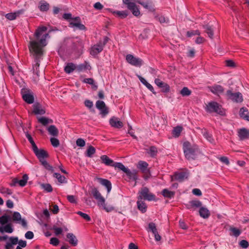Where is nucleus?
<instances>
[{"label": "nucleus", "mask_w": 249, "mask_h": 249, "mask_svg": "<svg viewBox=\"0 0 249 249\" xmlns=\"http://www.w3.org/2000/svg\"><path fill=\"white\" fill-rule=\"evenodd\" d=\"M203 135L205 138L210 142L213 143L214 142V139H213L212 135L209 134L207 131L205 130L203 132Z\"/></svg>", "instance_id": "nucleus-49"}, {"label": "nucleus", "mask_w": 249, "mask_h": 249, "mask_svg": "<svg viewBox=\"0 0 249 249\" xmlns=\"http://www.w3.org/2000/svg\"><path fill=\"white\" fill-rule=\"evenodd\" d=\"M39 161L47 170L51 171L52 172L53 171V167L51 166L45 159L41 160H39Z\"/></svg>", "instance_id": "nucleus-40"}, {"label": "nucleus", "mask_w": 249, "mask_h": 249, "mask_svg": "<svg viewBox=\"0 0 249 249\" xmlns=\"http://www.w3.org/2000/svg\"><path fill=\"white\" fill-rule=\"evenodd\" d=\"M155 83L159 88L161 89L162 91L164 92H169L170 87L167 84L162 82L159 78L155 79Z\"/></svg>", "instance_id": "nucleus-14"}, {"label": "nucleus", "mask_w": 249, "mask_h": 249, "mask_svg": "<svg viewBox=\"0 0 249 249\" xmlns=\"http://www.w3.org/2000/svg\"><path fill=\"white\" fill-rule=\"evenodd\" d=\"M113 14L114 15L117 16L121 18H126L128 15V13L126 11H113Z\"/></svg>", "instance_id": "nucleus-35"}, {"label": "nucleus", "mask_w": 249, "mask_h": 249, "mask_svg": "<svg viewBox=\"0 0 249 249\" xmlns=\"http://www.w3.org/2000/svg\"><path fill=\"white\" fill-rule=\"evenodd\" d=\"M188 174L186 172H180L175 173L174 175V178L176 180L179 181H183L185 178H187Z\"/></svg>", "instance_id": "nucleus-24"}, {"label": "nucleus", "mask_w": 249, "mask_h": 249, "mask_svg": "<svg viewBox=\"0 0 249 249\" xmlns=\"http://www.w3.org/2000/svg\"><path fill=\"white\" fill-rule=\"evenodd\" d=\"M238 136L241 140L247 139L249 138V131L246 128L240 129L238 131Z\"/></svg>", "instance_id": "nucleus-20"}, {"label": "nucleus", "mask_w": 249, "mask_h": 249, "mask_svg": "<svg viewBox=\"0 0 249 249\" xmlns=\"http://www.w3.org/2000/svg\"><path fill=\"white\" fill-rule=\"evenodd\" d=\"M162 194L165 197L172 198L174 197L175 193L174 192L169 191L166 189H164L162 191Z\"/></svg>", "instance_id": "nucleus-36"}, {"label": "nucleus", "mask_w": 249, "mask_h": 249, "mask_svg": "<svg viewBox=\"0 0 249 249\" xmlns=\"http://www.w3.org/2000/svg\"><path fill=\"white\" fill-rule=\"evenodd\" d=\"M137 203L138 209L142 213H144L146 211V205L142 200L138 199Z\"/></svg>", "instance_id": "nucleus-31"}, {"label": "nucleus", "mask_w": 249, "mask_h": 249, "mask_svg": "<svg viewBox=\"0 0 249 249\" xmlns=\"http://www.w3.org/2000/svg\"><path fill=\"white\" fill-rule=\"evenodd\" d=\"M109 124L112 127L120 128L123 127V123L119 120L118 118L115 117H113L109 120Z\"/></svg>", "instance_id": "nucleus-16"}, {"label": "nucleus", "mask_w": 249, "mask_h": 249, "mask_svg": "<svg viewBox=\"0 0 249 249\" xmlns=\"http://www.w3.org/2000/svg\"><path fill=\"white\" fill-rule=\"evenodd\" d=\"M211 90L214 94H219L223 93L224 89L220 85H215L212 87Z\"/></svg>", "instance_id": "nucleus-32"}, {"label": "nucleus", "mask_w": 249, "mask_h": 249, "mask_svg": "<svg viewBox=\"0 0 249 249\" xmlns=\"http://www.w3.org/2000/svg\"><path fill=\"white\" fill-rule=\"evenodd\" d=\"M50 141L51 142V144L54 147H58L60 144L59 140L56 138H51Z\"/></svg>", "instance_id": "nucleus-55"}, {"label": "nucleus", "mask_w": 249, "mask_h": 249, "mask_svg": "<svg viewBox=\"0 0 249 249\" xmlns=\"http://www.w3.org/2000/svg\"><path fill=\"white\" fill-rule=\"evenodd\" d=\"M200 32L198 30L188 31L187 32V35L188 37H191L195 35H199Z\"/></svg>", "instance_id": "nucleus-57"}, {"label": "nucleus", "mask_w": 249, "mask_h": 249, "mask_svg": "<svg viewBox=\"0 0 249 249\" xmlns=\"http://www.w3.org/2000/svg\"><path fill=\"white\" fill-rule=\"evenodd\" d=\"M93 7L95 9L98 10H100L103 8V5L100 2H96L94 4Z\"/></svg>", "instance_id": "nucleus-64"}, {"label": "nucleus", "mask_w": 249, "mask_h": 249, "mask_svg": "<svg viewBox=\"0 0 249 249\" xmlns=\"http://www.w3.org/2000/svg\"><path fill=\"white\" fill-rule=\"evenodd\" d=\"M12 219L18 223H20L24 227H27V222L24 219H22L20 214L18 212H14L13 214Z\"/></svg>", "instance_id": "nucleus-12"}, {"label": "nucleus", "mask_w": 249, "mask_h": 249, "mask_svg": "<svg viewBox=\"0 0 249 249\" xmlns=\"http://www.w3.org/2000/svg\"><path fill=\"white\" fill-rule=\"evenodd\" d=\"M90 193L93 197L97 200L98 206H102L103 209L107 212H111L114 209V207L112 206H106L105 204V199L102 196L97 188L95 187L92 188Z\"/></svg>", "instance_id": "nucleus-4"}, {"label": "nucleus", "mask_w": 249, "mask_h": 249, "mask_svg": "<svg viewBox=\"0 0 249 249\" xmlns=\"http://www.w3.org/2000/svg\"><path fill=\"white\" fill-rule=\"evenodd\" d=\"M33 113L36 115H43L45 113V110L42 107L39 103H36L33 105Z\"/></svg>", "instance_id": "nucleus-17"}, {"label": "nucleus", "mask_w": 249, "mask_h": 249, "mask_svg": "<svg viewBox=\"0 0 249 249\" xmlns=\"http://www.w3.org/2000/svg\"><path fill=\"white\" fill-rule=\"evenodd\" d=\"M189 203L192 207H201L202 203L199 200H192L190 201Z\"/></svg>", "instance_id": "nucleus-48"}, {"label": "nucleus", "mask_w": 249, "mask_h": 249, "mask_svg": "<svg viewBox=\"0 0 249 249\" xmlns=\"http://www.w3.org/2000/svg\"><path fill=\"white\" fill-rule=\"evenodd\" d=\"M67 199L71 203H76V199L75 196L72 195H68L67 196Z\"/></svg>", "instance_id": "nucleus-62"}, {"label": "nucleus", "mask_w": 249, "mask_h": 249, "mask_svg": "<svg viewBox=\"0 0 249 249\" xmlns=\"http://www.w3.org/2000/svg\"><path fill=\"white\" fill-rule=\"evenodd\" d=\"M156 18L160 23H166L168 21V19H166L164 17L162 16H157Z\"/></svg>", "instance_id": "nucleus-61"}, {"label": "nucleus", "mask_w": 249, "mask_h": 249, "mask_svg": "<svg viewBox=\"0 0 249 249\" xmlns=\"http://www.w3.org/2000/svg\"><path fill=\"white\" fill-rule=\"evenodd\" d=\"M230 230L232 232V234L231 235H234L235 237H238L241 233L240 230L236 228L231 227Z\"/></svg>", "instance_id": "nucleus-50"}, {"label": "nucleus", "mask_w": 249, "mask_h": 249, "mask_svg": "<svg viewBox=\"0 0 249 249\" xmlns=\"http://www.w3.org/2000/svg\"><path fill=\"white\" fill-rule=\"evenodd\" d=\"M182 130V128L181 126H177L174 128L173 130V134L176 137H178Z\"/></svg>", "instance_id": "nucleus-54"}, {"label": "nucleus", "mask_w": 249, "mask_h": 249, "mask_svg": "<svg viewBox=\"0 0 249 249\" xmlns=\"http://www.w3.org/2000/svg\"><path fill=\"white\" fill-rule=\"evenodd\" d=\"M239 245L242 248L246 249L249 247V244L247 240H242L240 242Z\"/></svg>", "instance_id": "nucleus-58"}, {"label": "nucleus", "mask_w": 249, "mask_h": 249, "mask_svg": "<svg viewBox=\"0 0 249 249\" xmlns=\"http://www.w3.org/2000/svg\"><path fill=\"white\" fill-rule=\"evenodd\" d=\"M33 151L39 160L45 159L49 157L48 154L46 151L42 149H39L37 147L36 149H34Z\"/></svg>", "instance_id": "nucleus-13"}, {"label": "nucleus", "mask_w": 249, "mask_h": 249, "mask_svg": "<svg viewBox=\"0 0 249 249\" xmlns=\"http://www.w3.org/2000/svg\"><path fill=\"white\" fill-rule=\"evenodd\" d=\"M124 173L128 177L129 179L136 180L137 179V172L136 171L134 170L131 171L130 170L127 169L126 171H124Z\"/></svg>", "instance_id": "nucleus-30"}, {"label": "nucleus", "mask_w": 249, "mask_h": 249, "mask_svg": "<svg viewBox=\"0 0 249 249\" xmlns=\"http://www.w3.org/2000/svg\"><path fill=\"white\" fill-rule=\"evenodd\" d=\"M26 138H27L28 141L30 142L31 143V145L32 146L33 150L34 149H36L37 146L35 142L34 141V140H33L32 136H31V135L29 134V133H27L26 134Z\"/></svg>", "instance_id": "nucleus-43"}, {"label": "nucleus", "mask_w": 249, "mask_h": 249, "mask_svg": "<svg viewBox=\"0 0 249 249\" xmlns=\"http://www.w3.org/2000/svg\"><path fill=\"white\" fill-rule=\"evenodd\" d=\"M225 95L228 100H231L233 102L238 103L243 101L242 94L239 92H233L231 90H228Z\"/></svg>", "instance_id": "nucleus-6"}, {"label": "nucleus", "mask_w": 249, "mask_h": 249, "mask_svg": "<svg viewBox=\"0 0 249 249\" xmlns=\"http://www.w3.org/2000/svg\"><path fill=\"white\" fill-rule=\"evenodd\" d=\"M206 110L209 112H215L222 115L224 111L222 107L215 102H210L207 105Z\"/></svg>", "instance_id": "nucleus-7"}, {"label": "nucleus", "mask_w": 249, "mask_h": 249, "mask_svg": "<svg viewBox=\"0 0 249 249\" xmlns=\"http://www.w3.org/2000/svg\"><path fill=\"white\" fill-rule=\"evenodd\" d=\"M29 49L30 52L35 57V61L36 64L33 66L34 72L37 75H38L40 59L43 55V51H41V48L38 47L36 41H31L30 42Z\"/></svg>", "instance_id": "nucleus-1"}, {"label": "nucleus", "mask_w": 249, "mask_h": 249, "mask_svg": "<svg viewBox=\"0 0 249 249\" xmlns=\"http://www.w3.org/2000/svg\"><path fill=\"white\" fill-rule=\"evenodd\" d=\"M59 243V240L55 237H53L50 240V244L53 246H57Z\"/></svg>", "instance_id": "nucleus-63"}, {"label": "nucleus", "mask_w": 249, "mask_h": 249, "mask_svg": "<svg viewBox=\"0 0 249 249\" xmlns=\"http://www.w3.org/2000/svg\"><path fill=\"white\" fill-rule=\"evenodd\" d=\"M113 167H114L116 168H118L124 172V171H126L127 169V168H126L122 163L120 162H114Z\"/></svg>", "instance_id": "nucleus-47"}, {"label": "nucleus", "mask_w": 249, "mask_h": 249, "mask_svg": "<svg viewBox=\"0 0 249 249\" xmlns=\"http://www.w3.org/2000/svg\"><path fill=\"white\" fill-rule=\"evenodd\" d=\"M126 61L129 64L137 67H141L143 63V61L142 59L135 57L130 54L126 55Z\"/></svg>", "instance_id": "nucleus-8"}, {"label": "nucleus", "mask_w": 249, "mask_h": 249, "mask_svg": "<svg viewBox=\"0 0 249 249\" xmlns=\"http://www.w3.org/2000/svg\"><path fill=\"white\" fill-rule=\"evenodd\" d=\"M38 121L42 124L43 125H46L50 123H52V120L44 117H42L38 118Z\"/></svg>", "instance_id": "nucleus-38"}, {"label": "nucleus", "mask_w": 249, "mask_h": 249, "mask_svg": "<svg viewBox=\"0 0 249 249\" xmlns=\"http://www.w3.org/2000/svg\"><path fill=\"white\" fill-rule=\"evenodd\" d=\"M28 179V176L27 174H24L22 176V178L20 180H18V184L19 186L23 187L26 185L27 180Z\"/></svg>", "instance_id": "nucleus-39"}, {"label": "nucleus", "mask_w": 249, "mask_h": 249, "mask_svg": "<svg viewBox=\"0 0 249 249\" xmlns=\"http://www.w3.org/2000/svg\"><path fill=\"white\" fill-rule=\"evenodd\" d=\"M138 78L140 80V81L144 85L151 91H152L154 94H156V92L154 91V89L153 87L151 85H150L149 83H148L146 80L142 77L140 75H137Z\"/></svg>", "instance_id": "nucleus-28"}, {"label": "nucleus", "mask_w": 249, "mask_h": 249, "mask_svg": "<svg viewBox=\"0 0 249 249\" xmlns=\"http://www.w3.org/2000/svg\"><path fill=\"white\" fill-rule=\"evenodd\" d=\"M96 107L100 111V114L103 117L106 116L109 112L108 108L103 101L98 100L96 102Z\"/></svg>", "instance_id": "nucleus-11"}, {"label": "nucleus", "mask_w": 249, "mask_h": 249, "mask_svg": "<svg viewBox=\"0 0 249 249\" xmlns=\"http://www.w3.org/2000/svg\"><path fill=\"white\" fill-rule=\"evenodd\" d=\"M183 96H188L191 94V91L187 87H184L180 91Z\"/></svg>", "instance_id": "nucleus-44"}, {"label": "nucleus", "mask_w": 249, "mask_h": 249, "mask_svg": "<svg viewBox=\"0 0 249 249\" xmlns=\"http://www.w3.org/2000/svg\"><path fill=\"white\" fill-rule=\"evenodd\" d=\"M183 149L185 158L188 160H195L200 153L198 147L191 145L189 142H185L183 144Z\"/></svg>", "instance_id": "nucleus-2"}, {"label": "nucleus", "mask_w": 249, "mask_h": 249, "mask_svg": "<svg viewBox=\"0 0 249 249\" xmlns=\"http://www.w3.org/2000/svg\"><path fill=\"white\" fill-rule=\"evenodd\" d=\"M104 46L102 42L100 41L97 44L94 45L91 48L90 54L92 55H96L103 50Z\"/></svg>", "instance_id": "nucleus-15"}, {"label": "nucleus", "mask_w": 249, "mask_h": 249, "mask_svg": "<svg viewBox=\"0 0 249 249\" xmlns=\"http://www.w3.org/2000/svg\"><path fill=\"white\" fill-rule=\"evenodd\" d=\"M205 29V32L209 36L212 38L213 36V30L211 26L209 25H206L203 26Z\"/></svg>", "instance_id": "nucleus-37"}, {"label": "nucleus", "mask_w": 249, "mask_h": 249, "mask_svg": "<svg viewBox=\"0 0 249 249\" xmlns=\"http://www.w3.org/2000/svg\"><path fill=\"white\" fill-rule=\"evenodd\" d=\"M77 213L80 216H81L83 219H84L87 221H90L91 220L90 216L86 213H83L81 211L77 212Z\"/></svg>", "instance_id": "nucleus-53"}, {"label": "nucleus", "mask_w": 249, "mask_h": 249, "mask_svg": "<svg viewBox=\"0 0 249 249\" xmlns=\"http://www.w3.org/2000/svg\"><path fill=\"white\" fill-rule=\"evenodd\" d=\"M47 28L45 26H41L37 28L35 33V36L38 40H36L37 45L41 48V50L43 51V48L47 45L46 38L49 37V34L46 33Z\"/></svg>", "instance_id": "nucleus-3"}, {"label": "nucleus", "mask_w": 249, "mask_h": 249, "mask_svg": "<svg viewBox=\"0 0 249 249\" xmlns=\"http://www.w3.org/2000/svg\"><path fill=\"white\" fill-rule=\"evenodd\" d=\"M9 241H10V243L12 245H17L18 243V239L17 237H10L9 238Z\"/></svg>", "instance_id": "nucleus-60"}, {"label": "nucleus", "mask_w": 249, "mask_h": 249, "mask_svg": "<svg viewBox=\"0 0 249 249\" xmlns=\"http://www.w3.org/2000/svg\"><path fill=\"white\" fill-rule=\"evenodd\" d=\"M158 151L156 147L152 146L149 148V150L148 152V154L151 157H154L157 155Z\"/></svg>", "instance_id": "nucleus-45"}, {"label": "nucleus", "mask_w": 249, "mask_h": 249, "mask_svg": "<svg viewBox=\"0 0 249 249\" xmlns=\"http://www.w3.org/2000/svg\"><path fill=\"white\" fill-rule=\"evenodd\" d=\"M13 229L11 224H8L4 227H0V232H6L7 233H12L13 231Z\"/></svg>", "instance_id": "nucleus-34"}, {"label": "nucleus", "mask_w": 249, "mask_h": 249, "mask_svg": "<svg viewBox=\"0 0 249 249\" xmlns=\"http://www.w3.org/2000/svg\"><path fill=\"white\" fill-rule=\"evenodd\" d=\"M239 115L242 118L249 121V112L247 108L244 107L241 108Z\"/></svg>", "instance_id": "nucleus-23"}, {"label": "nucleus", "mask_w": 249, "mask_h": 249, "mask_svg": "<svg viewBox=\"0 0 249 249\" xmlns=\"http://www.w3.org/2000/svg\"><path fill=\"white\" fill-rule=\"evenodd\" d=\"M148 228L153 233H154L158 231L155 224L153 222L149 223Z\"/></svg>", "instance_id": "nucleus-56"}, {"label": "nucleus", "mask_w": 249, "mask_h": 249, "mask_svg": "<svg viewBox=\"0 0 249 249\" xmlns=\"http://www.w3.org/2000/svg\"><path fill=\"white\" fill-rule=\"evenodd\" d=\"M148 166V164L146 162L141 160L139 161L137 166L138 168L144 174L143 178L145 179H147L150 175Z\"/></svg>", "instance_id": "nucleus-9"}, {"label": "nucleus", "mask_w": 249, "mask_h": 249, "mask_svg": "<svg viewBox=\"0 0 249 249\" xmlns=\"http://www.w3.org/2000/svg\"><path fill=\"white\" fill-rule=\"evenodd\" d=\"M76 69V66L72 63H69L64 68L65 71L67 73H70Z\"/></svg>", "instance_id": "nucleus-33"}, {"label": "nucleus", "mask_w": 249, "mask_h": 249, "mask_svg": "<svg viewBox=\"0 0 249 249\" xmlns=\"http://www.w3.org/2000/svg\"><path fill=\"white\" fill-rule=\"evenodd\" d=\"M38 8L42 12L48 11L50 8V4L45 0H41L39 2Z\"/></svg>", "instance_id": "nucleus-25"}, {"label": "nucleus", "mask_w": 249, "mask_h": 249, "mask_svg": "<svg viewBox=\"0 0 249 249\" xmlns=\"http://www.w3.org/2000/svg\"><path fill=\"white\" fill-rule=\"evenodd\" d=\"M101 160L103 163L107 166H112L114 165V162L113 160L110 159L107 155H103L101 157Z\"/></svg>", "instance_id": "nucleus-26"}, {"label": "nucleus", "mask_w": 249, "mask_h": 249, "mask_svg": "<svg viewBox=\"0 0 249 249\" xmlns=\"http://www.w3.org/2000/svg\"><path fill=\"white\" fill-rule=\"evenodd\" d=\"M69 27H76L80 30H86V27L81 22V19L79 17H76L72 19V20L69 21Z\"/></svg>", "instance_id": "nucleus-10"}, {"label": "nucleus", "mask_w": 249, "mask_h": 249, "mask_svg": "<svg viewBox=\"0 0 249 249\" xmlns=\"http://www.w3.org/2000/svg\"><path fill=\"white\" fill-rule=\"evenodd\" d=\"M96 150L95 148L90 145L89 146L87 151H86V156L88 157H92V155L95 153Z\"/></svg>", "instance_id": "nucleus-41"}, {"label": "nucleus", "mask_w": 249, "mask_h": 249, "mask_svg": "<svg viewBox=\"0 0 249 249\" xmlns=\"http://www.w3.org/2000/svg\"><path fill=\"white\" fill-rule=\"evenodd\" d=\"M138 199H144L148 201H152L155 199V196L152 194L149 193V189L147 187H143L139 192Z\"/></svg>", "instance_id": "nucleus-5"}, {"label": "nucleus", "mask_w": 249, "mask_h": 249, "mask_svg": "<svg viewBox=\"0 0 249 249\" xmlns=\"http://www.w3.org/2000/svg\"><path fill=\"white\" fill-rule=\"evenodd\" d=\"M76 143L77 146H80V147H83L85 145V141L81 138L78 139L76 140Z\"/></svg>", "instance_id": "nucleus-59"}, {"label": "nucleus", "mask_w": 249, "mask_h": 249, "mask_svg": "<svg viewBox=\"0 0 249 249\" xmlns=\"http://www.w3.org/2000/svg\"><path fill=\"white\" fill-rule=\"evenodd\" d=\"M10 216L6 214L2 215L0 217V223L4 225L7 223L9 219Z\"/></svg>", "instance_id": "nucleus-52"}, {"label": "nucleus", "mask_w": 249, "mask_h": 249, "mask_svg": "<svg viewBox=\"0 0 249 249\" xmlns=\"http://www.w3.org/2000/svg\"><path fill=\"white\" fill-rule=\"evenodd\" d=\"M24 12L23 10H20L19 11H18L17 12H15L14 13H10L7 14L5 15V17L9 20H14L17 17L19 16L21 14H22Z\"/></svg>", "instance_id": "nucleus-21"}, {"label": "nucleus", "mask_w": 249, "mask_h": 249, "mask_svg": "<svg viewBox=\"0 0 249 249\" xmlns=\"http://www.w3.org/2000/svg\"><path fill=\"white\" fill-rule=\"evenodd\" d=\"M49 133L54 137H56L58 135V130L54 125H51L48 127L47 129Z\"/></svg>", "instance_id": "nucleus-29"}, {"label": "nucleus", "mask_w": 249, "mask_h": 249, "mask_svg": "<svg viewBox=\"0 0 249 249\" xmlns=\"http://www.w3.org/2000/svg\"><path fill=\"white\" fill-rule=\"evenodd\" d=\"M41 186L47 192H51L53 191V188L50 184H41Z\"/></svg>", "instance_id": "nucleus-51"}, {"label": "nucleus", "mask_w": 249, "mask_h": 249, "mask_svg": "<svg viewBox=\"0 0 249 249\" xmlns=\"http://www.w3.org/2000/svg\"><path fill=\"white\" fill-rule=\"evenodd\" d=\"M199 213L200 216L203 218H207L210 215V211L205 207H200Z\"/></svg>", "instance_id": "nucleus-27"}, {"label": "nucleus", "mask_w": 249, "mask_h": 249, "mask_svg": "<svg viewBox=\"0 0 249 249\" xmlns=\"http://www.w3.org/2000/svg\"><path fill=\"white\" fill-rule=\"evenodd\" d=\"M24 91H25V89H22L21 93L23 100L28 104H30L33 103L34 102L33 95L29 93H24Z\"/></svg>", "instance_id": "nucleus-18"}, {"label": "nucleus", "mask_w": 249, "mask_h": 249, "mask_svg": "<svg viewBox=\"0 0 249 249\" xmlns=\"http://www.w3.org/2000/svg\"><path fill=\"white\" fill-rule=\"evenodd\" d=\"M0 192L5 195H11L13 192L11 190L4 187H0Z\"/></svg>", "instance_id": "nucleus-46"}, {"label": "nucleus", "mask_w": 249, "mask_h": 249, "mask_svg": "<svg viewBox=\"0 0 249 249\" xmlns=\"http://www.w3.org/2000/svg\"><path fill=\"white\" fill-rule=\"evenodd\" d=\"M53 177L56 178L58 181L61 183H66L67 182L66 178L59 173H54Z\"/></svg>", "instance_id": "nucleus-42"}, {"label": "nucleus", "mask_w": 249, "mask_h": 249, "mask_svg": "<svg viewBox=\"0 0 249 249\" xmlns=\"http://www.w3.org/2000/svg\"><path fill=\"white\" fill-rule=\"evenodd\" d=\"M97 179L101 184L105 186L107 188V193H109L112 188L111 183L110 181L107 179H104L99 178H97Z\"/></svg>", "instance_id": "nucleus-19"}, {"label": "nucleus", "mask_w": 249, "mask_h": 249, "mask_svg": "<svg viewBox=\"0 0 249 249\" xmlns=\"http://www.w3.org/2000/svg\"><path fill=\"white\" fill-rule=\"evenodd\" d=\"M67 237L69 239V243L72 246H76L78 243V240L76 236L72 233H68Z\"/></svg>", "instance_id": "nucleus-22"}]
</instances>
